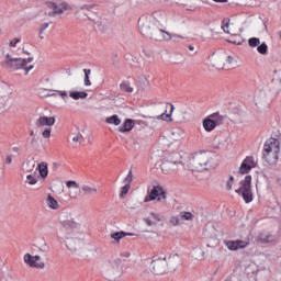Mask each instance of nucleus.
Instances as JSON below:
<instances>
[{"label": "nucleus", "instance_id": "nucleus-1", "mask_svg": "<svg viewBox=\"0 0 281 281\" xmlns=\"http://www.w3.org/2000/svg\"><path fill=\"white\" fill-rule=\"evenodd\" d=\"M80 225L75 220H66L58 232L59 240L65 243L71 254H78L85 247V233L78 231Z\"/></svg>", "mask_w": 281, "mask_h": 281}, {"label": "nucleus", "instance_id": "nucleus-2", "mask_svg": "<svg viewBox=\"0 0 281 281\" xmlns=\"http://www.w3.org/2000/svg\"><path fill=\"white\" fill-rule=\"evenodd\" d=\"M179 255H170L168 257H159L151 261L153 273L155 276H164V273H171V271H177L179 267Z\"/></svg>", "mask_w": 281, "mask_h": 281}, {"label": "nucleus", "instance_id": "nucleus-3", "mask_svg": "<svg viewBox=\"0 0 281 281\" xmlns=\"http://www.w3.org/2000/svg\"><path fill=\"white\" fill-rule=\"evenodd\" d=\"M211 162H212V156L210 154L199 153V154H195L192 158H188L183 162V169L203 172V170H207Z\"/></svg>", "mask_w": 281, "mask_h": 281}, {"label": "nucleus", "instance_id": "nucleus-4", "mask_svg": "<svg viewBox=\"0 0 281 281\" xmlns=\"http://www.w3.org/2000/svg\"><path fill=\"white\" fill-rule=\"evenodd\" d=\"M34 58L29 57L27 59L23 58H14L10 53H3V60H2V66L7 67V69H12V71H18V69H24L25 70V76L34 69V66L30 65Z\"/></svg>", "mask_w": 281, "mask_h": 281}, {"label": "nucleus", "instance_id": "nucleus-5", "mask_svg": "<svg viewBox=\"0 0 281 281\" xmlns=\"http://www.w3.org/2000/svg\"><path fill=\"white\" fill-rule=\"evenodd\" d=\"M138 29L144 36H150V38H155V41H157V34L164 31V29H159L150 14H144L139 18Z\"/></svg>", "mask_w": 281, "mask_h": 281}, {"label": "nucleus", "instance_id": "nucleus-6", "mask_svg": "<svg viewBox=\"0 0 281 281\" xmlns=\"http://www.w3.org/2000/svg\"><path fill=\"white\" fill-rule=\"evenodd\" d=\"M103 271L110 280H120L124 276V263L120 258L110 259L104 261Z\"/></svg>", "mask_w": 281, "mask_h": 281}, {"label": "nucleus", "instance_id": "nucleus-7", "mask_svg": "<svg viewBox=\"0 0 281 281\" xmlns=\"http://www.w3.org/2000/svg\"><path fill=\"white\" fill-rule=\"evenodd\" d=\"M181 168H183V161H181V155L179 154L169 156L160 165L164 175H177Z\"/></svg>", "mask_w": 281, "mask_h": 281}, {"label": "nucleus", "instance_id": "nucleus-8", "mask_svg": "<svg viewBox=\"0 0 281 281\" xmlns=\"http://www.w3.org/2000/svg\"><path fill=\"white\" fill-rule=\"evenodd\" d=\"M239 188L236 190L237 194L243 196L245 203H251L254 201V191H251V176H246L244 180L239 182Z\"/></svg>", "mask_w": 281, "mask_h": 281}, {"label": "nucleus", "instance_id": "nucleus-9", "mask_svg": "<svg viewBox=\"0 0 281 281\" xmlns=\"http://www.w3.org/2000/svg\"><path fill=\"white\" fill-rule=\"evenodd\" d=\"M166 191L160 186H155L149 194L145 198L144 203L157 200L158 203H166Z\"/></svg>", "mask_w": 281, "mask_h": 281}, {"label": "nucleus", "instance_id": "nucleus-10", "mask_svg": "<svg viewBox=\"0 0 281 281\" xmlns=\"http://www.w3.org/2000/svg\"><path fill=\"white\" fill-rule=\"evenodd\" d=\"M149 16H151L159 30H161V27L168 23V14L164 10L153 11Z\"/></svg>", "mask_w": 281, "mask_h": 281}, {"label": "nucleus", "instance_id": "nucleus-11", "mask_svg": "<svg viewBox=\"0 0 281 281\" xmlns=\"http://www.w3.org/2000/svg\"><path fill=\"white\" fill-rule=\"evenodd\" d=\"M256 166H258V161H256V158H254L252 156H247L243 160L238 172L239 175H247L251 171V169L256 168Z\"/></svg>", "mask_w": 281, "mask_h": 281}, {"label": "nucleus", "instance_id": "nucleus-12", "mask_svg": "<svg viewBox=\"0 0 281 281\" xmlns=\"http://www.w3.org/2000/svg\"><path fill=\"white\" fill-rule=\"evenodd\" d=\"M24 262L34 269H45V261H42L38 255L32 256L31 254H25Z\"/></svg>", "mask_w": 281, "mask_h": 281}, {"label": "nucleus", "instance_id": "nucleus-13", "mask_svg": "<svg viewBox=\"0 0 281 281\" xmlns=\"http://www.w3.org/2000/svg\"><path fill=\"white\" fill-rule=\"evenodd\" d=\"M47 8L52 10L50 13H48L49 16H56V14H63L65 10H71V7L67 2H61L60 4H56L55 2H47Z\"/></svg>", "mask_w": 281, "mask_h": 281}, {"label": "nucleus", "instance_id": "nucleus-14", "mask_svg": "<svg viewBox=\"0 0 281 281\" xmlns=\"http://www.w3.org/2000/svg\"><path fill=\"white\" fill-rule=\"evenodd\" d=\"M224 245L229 251H238V249H247L249 241L243 239L224 240Z\"/></svg>", "mask_w": 281, "mask_h": 281}, {"label": "nucleus", "instance_id": "nucleus-15", "mask_svg": "<svg viewBox=\"0 0 281 281\" xmlns=\"http://www.w3.org/2000/svg\"><path fill=\"white\" fill-rule=\"evenodd\" d=\"M255 104L258 109H267L269 106V97H267V92L261 91L255 95Z\"/></svg>", "mask_w": 281, "mask_h": 281}, {"label": "nucleus", "instance_id": "nucleus-16", "mask_svg": "<svg viewBox=\"0 0 281 281\" xmlns=\"http://www.w3.org/2000/svg\"><path fill=\"white\" fill-rule=\"evenodd\" d=\"M157 41H181L183 38L181 35L171 34L166 30H162L156 34Z\"/></svg>", "mask_w": 281, "mask_h": 281}, {"label": "nucleus", "instance_id": "nucleus-17", "mask_svg": "<svg viewBox=\"0 0 281 281\" xmlns=\"http://www.w3.org/2000/svg\"><path fill=\"white\" fill-rule=\"evenodd\" d=\"M54 124H56V117L54 116H40L35 122L37 128L43 126H54Z\"/></svg>", "mask_w": 281, "mask_h": 281}, {"label": "nucleus", "instance_id": "nucleus-18", "mask_svg": "<svg viewBox=\"0 0 281 281\" xmlns=\"http://www.w3.org/2000/svg\"><path fill=\"white\" fill-rule=\"evenodd\" d=\"M210 60L215 69H225V56L213 54Z\"/></svg>", "mask_w": 281, "mask_h": 281}, {"label": "nucleus", "instance_id": "nucleus-19", "mask_svg": "<svg viewBox=\"0 0 281 281\" xmlns=\"http://www.w3.org/2000/svg\"><path fill=\"white\" fill-rule=\"evenodd\" d=\"M263 151H280V140L276 138H269L265 143Z\"/></svg>", "mask_w": 281, "mask_h": 281}, {"label": "nucleus", "instance_id": "nucleus-20", "mask_svg": "<svg viewBox=\"0 0 281 281\" xmlns=\"http://www.w3.org/2000/svg\"><path fill=\"white\" fill-rule=\"evenodd\" d=\"M67 188H72L74 190L69 191L70 199H78L80 196V184L78 182L70 180L66 182Z\"/></svg>", "mask_w": 281, "mask_h": 281}, {"label": "nucleus", "instance_id": "nucleus-21", "mask_svg": "<svg viewBox=\"0 0 281 281\" xmlns=\"http://www.w3.org/2000/svg\"><path fill=\"white\" fill-rule=\"evenodd\" d=\"M149 216L150 217L144 218V223H146V225H148V227H153V225H157V223H161V221H164L161 215H159L158 213H155V212H150Z\"/></svg>", "mask_w": 281, "mask_h": 281}, {"label": "nucleus", "instance_id": "nucleus-22", "mask_svg": "<svg viewBox=\"0 0 281 281\" xmlns=\"http://www.w3.org/2000/svg\"><path fill=\"white\" fill-rule=\"evenodd\" d=\"M222 30L225 32V34H231V36H238V33L234 31V25L229 24V19L223 20Z\"/></svg>", "mask_w": 281, "mask_h": 281}, {"label": "nucleus", "instance_id": "nucleus-23", "mask_svg": "<svg viewBox=\"0 0 281 281\" xmlns=\"http://www.w3.org/2000/svg\"><path fill=\"white\" fill-rule=\"evenodd\" d=\"M278 155H280V151H263V159L268 164H276L278 161Z\"/></svg>", "mask_w": 281, "mask_h": 281}, {"label": "nucleus", "instance_id": "nucleus-24", "mask_svg": "<svg viewBox=\"0 0 281 281\" xmlns=\"http://www.w3.org/2000/svg\"><path fill=\"white\" fill-rule=\"evenodd\" d=\"M202 126L204 131H206V133H212V131H214V128H216V126L218 125L214 123V121H212L211 119L206 117L203 120Z\"/></svg>", "mask_w": 281, "mask_h": 281}, {"label": "nucleus", "instance_id": "nucleus-25", "mask_svg": "<svg viewBox=\"0 0 281 281\" xmlns=\"http://www.w3.org/2000/svg\"><path fill=\"white\" fill-rule=\"evenodd\" d=\"M257 240L259 243H262V245L267 244V243H273L276 240V236L271 235V234H267V233H260L258 235Z\"/></svg>", "mask_w": 281, "mask_h": 281}, {"label": "nucleus", "instance_id": "nucleus-26", "mask_svg": "<svg viewBox=\"0 0 281 281\" xmlns=\"http://www.w3.org/2000/svg\"><path fill=\"white\" fill-rule=\"evenodd\" d=\"M271 82L274 89H278L279 91H281V69L279 71L274 70Z\"/></svg>", "mask_w": 281, "mask_h": 281}, {"label": "nucleus", "instance_id": "nucleus-27", "mask_svg": "<svg viewBox=\"0 0 281 281\" xmlns=\"http://www.w3.org/2000/svg\"><path fill=\"white\" fill-rule=\"evenodd\" d=\"M135 126V123L133 120L127 119L125 120L123 126L119 127L120 133H128V131H133V127Z\"/></svg>", "mask_w": 281, "mask_h": 281}, {"label": "nucleus", "instance_id": "nucleus-28", "mask_svg": "<svg viewBox=\"0 0 281 281\" xmlns=\"http://www.w3.org/2000/svg\"><path fill=\"white\" fill-rule=\"evenodd\" d=\"M69 98H72V100H87V98H89V93L85 91H71L69 93Z\"/></svg>", "mask_w": 281, "mask_h": 281}, {"label": "nucleus", "instance_id": "nucleus-29", "mask_svg": "<svg viewBox=\"0 0 281 281\" xmlns=\"http://www.w3.org/2000/svg\"><path fill=\"white\" fill-rule=\"evenodd\" d=\"M167 106H170V114L162 113L161 115H158L156 120H162L164 122H172V112L175 111V105L172 103H168Z\"/></svg>", "mask_w": 281, "mask_h": 281}, {"label": "nucleus", "instance_id": "nucleus-30", "mask_svg": "<svg viewBox=\"0 0 281 281\" xmlns=\"http://www.w3.org/2000/svg\"><path fill=\"white\" fill-rule=\"evenodd\" d=\"M36 170H38L42 179H47V175L49 173V170L47 169V162L38 164Z\"/></svg>", "mask_w": 281, "mask_h": 281}, {"label": "nucleus", "instance_id": "nucleus-31", "mask_svg": "<svg viewBox=\"0 0 281 281\" xmlns=\"http://www.w3.org/2000/svg\"><path fill=\"white\" fill-rule=\"evenodd\" d=\"M81 190L83 194H98V187L95 184L89 186V184H83L81 187Z\"/></svg>", "mask_w": 281, "mask_h": 281}, {"label": "nucleus", "instance_id": "nucleus-32", "mask_svg": "<svg viewBox=\"0 0 281 281\" xmlns=\"http://www.w3.org/2000/svg\"><path fill=\"white\" fill-rule=\"evenodd\" d=\"M105 122L106 124H112L113 126H120V124H122V120H120V116H117V114L106 117Z\"/></svg>", "mask_w": 281, "mask_h": 281}, {"label": "nucleus", "instance_id": "nucleus-33", "mask_svg": "<svg viewBox=\"0 0 281 281\" xmlns=\"http://www.w3.org/2000/svg\"><path fill=\"white\" fill-rule=\"evenodd\" d=\"M46 203H47V206L50 207V210H58L60 207V205L58 204V201H56V199H54V196L52 195H48Z\"/></svg>", "mask_w": 281, "mask_h": 281}, {"label": "nucleus", "instance_id": "nucleus-34", "mask_svg": "<svg viewBox=\"0 0 281 281\" xmlns=\"http://www.w3.org/2000/svg\"><path fill=\"white\" fill-rule=\"evenodd\" d=\"M207 119L214 122V124H216L217 126H221V124H223V116H221V114L218 113H213L209 115Z\"/></svg>", "mask_w": 281, "mask_h": 281}, {"label": "nucleus", "instance_id": "nucleus-35", "mask_svg": "<svg viewBox=\"0 0 281 281\" xmlns=\"http://www.w3.org/2000/svg\"><path fill=\"white\" fill-rule=\"evenodd\" d=\"M111 238H113V240H115L116 243H120V240H122V238H126V232H116L111 234Z\"/></svg>", "mask_w": 281, "mask_h": 281}, {"label": "nucleus", "instance_id": "nucleus-36", "mask_svg": "<svg viewBox=\"0 0 281 281\" xmlns=\"http://www.w3.org/2000/svg\"><path fill=\"white\" fill-rule=\"evenodd\" d=\"M179 216L182 221H192L194 218V215L191 212L186 211L180 212Z\"/></svg>", "mask_w": 281, "mask_h": 281}, {"label": "nucleus", "instance_id": "nucleus-37", "mask_svg": "<svg viewBox=\"0 0 281 281\" xmlns=\"http://www.w3.org/2000/svg\"><path fill=\"white\" fill-rule=\"evenodd\" d=\"M257 52L265 56L269 52V46H267V43H262L259 46H257Z\"/></svg>", "mask_w": 281, "mask_h": 281}, {"label": "nucleus", "instance_id": "nucleus-38", "mask_svg": "<svg viewBox=\"0 0 281 281\" xmlns=\"http://www.w3.org/2000/svg\"><path fill=\"white\" fill-rule=\"evenodd\" d=\"M121 91H125V93H133V87H131V83L124 81L120 85Z\"/></svg>", "mask_w": 281, "mask_h": 281}, {"label": "nucleus", "instance_id": "nucleus-39", "mask_svg": "<svg viewBox=\"0 0 281 281\" xmlns=\"http://www.w3.org/2000/svg\"><path fill=\"white\" fill-rule=\"evenodd\" d=\"M83 74H85V86L86 87H91V80H89V76H91V69H83Z\"/></svg>", "mask_w": 281, "mask_h": 281}, {"label": "nucleus", "instance_id": "nucleus-40", "mask_svg": "<svg viewBox=\"0 0 281 281\" xmlns=\"http://www.w3.org/2000/svg\"><path fill=\"white\" fill-rule=\"evenodd\" d=\"M26 183H29V186H36V183H38V179L36 176L29 175L26 176Z\"/></svg>", "mask_w": 281, "mask_h": 281}, {"label": "nucleus", "instance_id": "nucleus-41", "mask_svg": "<svg viewBox=\"0 0 281 281\" xmlns=\"http://www.w3.org/2000/svg\"><path fill=\"white\" fill-rule=\"evenodd\" d=\"M249 47H258L260 45V38L251 37L248 40Z\"/></svg>", "mask_w": 281, "mask_h": 281}, {"label": "nucleus", "instance_id": "nucleus-42", "mask_svg": "<svg viewBox=\"0 0 281 281\" xmlns=\"http://www.w3.org/2000/svg\"><path fill=\"white\" fill-rule=\"evenodd\" d=\"M42 136L44 137V139H49V137H52V127H46L42 132Z\"/></svg>", "mask_w": 281, "mask_h": 281}, {"label": "nucleus", "instance_id": "nucleus-43", "mask_svg": "<svg viewBox=\"0 0 281 281\" xmlns=\"http://www.w3.org/2000/svg\"><path fill=\"white\" fill-rule=\"evenodd\" d=\"M38 251L42 254H47L49 251V246H47V243H42L38 247Z\"/></svg>", "mask_w": 281, "mask_h": 281}, {"label": "nucleus", "instance_id": "nucleus-44", "mask_svg": "<svg viewBox=\"0 0 281 281\" xmlns=\"http://www.w3.org/2000/svg\"><path fill=\"white\" fill-rule=\"evenodd\" d=\"M72 142H75L76 144H80V142H82V134L78 133V134H74L72 135Z\"/></svg>", "mask_w": 281, "mask_h": 281}, {"label": "nucleus", "instance_id": "nucleus-45", "mask_svg": "<svg viewBox=\"0 0 281 281\" xmlns=\"http://www.w3.org/2000/svg\"><path fill=\"white\" fill-rule=\"evenodd\" d=\"M234 186V176H229L228 180L226 181V190H232Z\"/></svg>", "mask_w": 281, "mask_h": 281}, {"label": "nucleus", "instance_id": "nucleus-46", "mask_svg": "<svg viewBox=\"0 0 281 281\" xmlns=\"http://www.w3.org/2000/svg\"><path fill=\"white\" fill-rule=\"evenodd\" d=\"M125 182L130 186H131V183H133V171L132 170L128 171V173L125 178Z\"/></svg>", "mask_w": 281, "mask_h": 281}, {"label": "nucleus", "instance_id": "nucleus-47", "mask_svg": "<svg viewBox=\"0 0 281 281\" xmlns=\"http://www.w3.org/2000/svg\"><path fill=\"white\" fill-rule=\"evenodd\" d=\"M128 190H131V184H125L121 190V196H125V194H128Z\"/></svg>", "mask_w": 281, "mask_h": 281}, {"label": "nucleus", "instance_id": "nucleus-48", "mask_svg": "<svg viewBox=\"0 0 281 281\" xmlns=\"http://www.w3.org/2000/svg\"><path fill=\"white\" fill-rule=\"evenodd\" d=\"M21 43V37H14L10 43L9 47H16V44Z\"/></svg>", "mask_w": 281, "mask_h": 281}, {"label": "nucleus", "instance_id": "nucleus-49", "mask_svg": "<svg viewBox=\"0 0 281 281\" xmlns=\"http://www.w3.org/2000/svg\"><path fill=\"white\" fill-rule=\"evenodd\" d=\"M170 223H171V225H175V226L179 225V223H180L179 216L171 217Z\"/></svg>", "mask_w": 281, "mask_h": 281}, {"label": "nucleus", "instance_id": "nucleus-50", "mask_svg": "<svg viewBox=\"0 0 281 281\" xmlns=\"http://www.w3.org/2000/svg\"><path fill=\"white\" fill-rule=\"evenodd\" d=\"M121 258H131V251L125 250L120 254Z\"/></svg>", "mask_w": 281, "mask_h": 281}, {"label": "nucleus", "instance_id": "nucleus-51", "mask_svg": "<svg viewBox=\"0 0 281 281\" xmlns=\"http://www.w3.org/2000/svg\"><path fill=\"white\" fill-rule=\"evenodd\" d=\"M85 16H87L88 21H95V13H88Z\"/></svg>", "mask_w": 281, "mask_h": 281}, {"label": "nucleus", "instance_id": "nucleus-52", "mask_svg": "<svg viewBox=\"0 0 281 281\" xmlns=\"http://www.w3.org/2000/svg\"><path fill=\"white\" fill-rule=\"evenodd\" d=\"M47 27H49V23L42 24L41 34H43V32H45V30H47Z\"/></svg>", "mask_w": 281, "mask_h": 281}, {"label": "nucleus", "instance_id": "nucleus-53", "mask_svg": "<svg viewBox=\"0 0 281 281\" xmlns=\"http://www.w3.org/2000/svg\"><path fill=\"white\" fill-rule=\"evenodd\" d=\"M225 63H228V65H232V63H234V57L232 56L225 57Z\"/></svg>", "mask_w": 281, "mask_h": 281}, {"label": "nucleus", "instance_id": "nucleus-54", "mask_svg": "<svg viewBox=\"0 0 281 281\" xmlns=\"http://www.w3.org/2000/svg\"><path fill=\"white\" fill-rule=\"evenodd\" d=\"M5 164H7V166H10V164H12V156H8L7 158H5Z\"/></svg>", "mask_w": 281, "mask_h": 281}, {"label": "nucleus", "instance_id": "nucleus-55", "mask_svg": "<svg viewBox=\"0 0 281 281\" xmlns=\"http://www.w3.org/2000/svg\"><path fill=\"white\" fill-rule=\"evenodd\" d=\"M57 93H59V95L63 98V100H65V98H67V92H65V91H57Z\"/></svg>", "mask_w": 281, "mask_h": 281}, {"label": "nucleus", "instance_id": "nucleus-56", "mask_svg": "<svg viewBox=\"0 0 281 281\" xmlns=\"http://www.w3.org/2000/svg\"><path fill=\"white\" fill-rule=\"evenodd\" d=\"M215 3H227V0H214Z\"/></svg>", "mask_w": 281, "mask_h": 281}, {"label": "nucleus", "instance_id": "nucleus-57", "mask_svg": "<svg viewBox=\"0 0 281 281\" xmlns=\"http://www.w3.org/2000/svg\"><path fill=\"white\" fill-rule=\"evenodd\" d=\"M189 49H190V52H194V46L189 45Z\"/></svg>", "mask_w": 281, "mask_h": 281}, {"label": "nucleus", "instance_id": "nucleus-58", "mask_svg": "<svg viewBox=\"0 0 281 281\" xmlns=\"http://www.w3.org/2000/svg\"><path fill=\"white\" fill-rule=\"evenodd\" d=\"M126 236H135L133 233H126Z\"/></svg>", "mask_w": 281, "mask_h": 281}, {"label": "nucleus", "instance_id": "nucleus-59", "mask_svg": "<svg viewBox=\"0 0 281 281\" xmlns=\"http://www.w3.org/2000/svg\"><path fill=\"white\" fill-rule=\"evenodd\" d=\"M13 150H14V153H19V148L18 147L13 148Z\"/></svg>", "mask_w": 281, "mask_h": 281}, {"label": "nucleus", "instance_id": "nucleus-60", "mask_svg": "<svg viewBox=\"0 0 281 281\" xmlns=\"http://www.w3.org/2000/svg\"><path fill=\"white\" fill-rule=\"evenodd\" d=\"M228 42H229V43H234V44H236V43H237L236 41H232V40H229Z\"/></svg>", "mask_w": 281, "mask_h": 281}, {"label": "nucleus", "instance_id": "nucleus-61", "mask_svg": "<svg viewBox=\"0 0 281 281\" xmlns=\"http://www.w3.org/2000/svg\"><path fill=\"white\" fill-rule=\"evenodd\" d=\"M30 135L33 136L34 135V131H31Z\"/></svg>", "mask_w": 281, "mask_h": 281}]
</instances>
